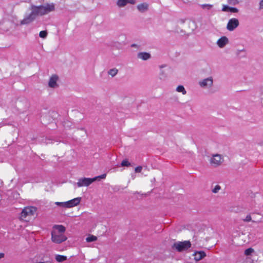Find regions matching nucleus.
Wrapping results in <instances>:
<instances>
[{
    "instance_id": "aec40b11",
    "label": "nucleus",
    "mask_w": 263,
    "mask_h": 263,
    "mask_svg": "<svg viewBox=\"0 0 263 263\" xmlns=\"http://www.w3.org/2000/svg\"><path fill=\"white\" fill-rule=\"evenodd\" d=\"M118 72V70L117 68H114L109 69L108 71V74L110 75L112 77H114L117 74Z\"/></svg>"
},
{
    "instance_id": "20e7f679",
    "label": "nucleus",
    "mask_w": 263,
    "mask_h": 263,
    "mask_svg": "<svg viewBox=\"0 0 263 263\" xmlns=\"http://www.w3.org/2000/svg\"><path fill=\"white\" fill-rule=\"evenodd\" d=\"M36 211V208L33 206L25 208L21 212V217L23 219H25L28 216L33 215Z\"/></svg>"
},
{
    "instance_id": "f8f14e48",
    "label": "nucleus",
    "mask_w": 263,
    "mask_h": 263,
    "mask_svg": "<svg viewBox=\"0 0 263 263\" xmlns=\"http://www.w3.org/2000/svg\"><path fill=\"white\" fill-rule=\"evenodd\" d=\"M136 3V0H118L117 2V5L119 7H123L127 4L135 5Z\"/></svg>"
},
{
    "instance_id": "9d476101",
    "label": "nucleus",
    "mask_w": 263,
    "mask_h": 263,
    "mask_svg": "<svg viewBox=\"0 0 263 263\" xmlns=\"http://www.w3.org/2000/svg\"><path fill=\"white\" fill-rule=\"evenodd\" d=\"M137 9L141 13H145L149 9V4L146 2L139 4L137 6Z\"/></svg>"
},
{
    "instance_id": "393cba45",
    "label": "nucleus",
    "mask_w": 263,
    "mask_h": 263,
    "mask_svg": "<svg viewBox=\"0 0 263 263\" xmlns=\"http://www.w3.org/2000/svg\"><path fill=\"white\" fill-rule=\"evenodd\" d=\"M106 174H103L101 175L96 176V177L93 178V181H95L96 180H99L100 179H105L106 178Z\"/></svg>"
},
{
    "instance_id": "f03ea898",
    "label": "nucleus",
    "mask_w": 263,
    "mask_h": 263,
    "mask_svg": "<svg viewBox=\"0 0 263 263\" xmlns=\"http://www.w3.org/2000/svg\"><path fill=\"white\" fill-rule=\"evenodd\" d=\"M191 243L189 240H185L183 241H177L172 246V249L178 252H182L187 251L191 247Z\"/></svg>"
},
{
    "instance_id": "5701e85b",
    "label": "nucleus",
    "mask_w": 263,
    "mask_h": 263,
    "mask_svg": "<svg viewBox=\"0 0 263 263\" xmlns=\"http://www.w3.org/2000/svg\"><path fill=\"white\" fill-rule=\"evenodd\" d=\"M130 163L128 162V161L126 159H125V160H123L121 163V166H130Z\"/></svg>"
},
{
    "instance_id": "ddd939ff",
    "label": "nucleus",
    "mask_w": 263,
    "mask_h": 263,
    "mask_svg": "<svg viewBox=\"0 0 263 263\" xmlns=\"http://www.w3.org/2000/svg\"><path fill=\"white\" fill-rule=\"evenodd\" d=\"M193 256L196 261H199L206 256V253L203 251H195Z\"/></svg>"
},
{
    "instance_id": "ea45409f",
    "label": "nucleus",
    "mask_w": 263,
    "mask_h": 263,
    "mask_svg": "<svg viewBox=\"0 0 263 263\" xmlns=\"http://www.w3.org/2000/svg\"><path fill=\"white\" fill-rule=\"evenodd\" d=\"M37 263H47V262H38Z\"/></svg>"
},
{
    "instance_id": "39448f33",
    "label": "nucleus",
    "mask_w": 263,
    "mask_h": 263,
    "mask_svg": "<svg viewBox=\"0 0 263 263\" xmlns=\"http://www.w3.org/2000/svg\"><path fill=\"white\" fill-rule=\"evenodd\" d=\"M198 84L201 88H210L213 85V79L212 77H210L200 81Z\"/></svg>"
},
{
    "instance_id": "a878e982",
    "label": "nucleus",
    "mask_w": 263,
    "mask_h": 263,
    "mask_svg": "<svg viewBox=\"0 0 263 263\" xmlns=\"http://www.w3.org/2000/svg\"><path fill=\"white\" fill-rule=\"evenodd\" d=\"M253 252V249L249 248L245 251V254L247 256L250 255Z\"/></svg>"
},
{
    "instance_id": "4468645a",
    "label": "nucleus",
    "mask_w": 263,
    "mask_h": 263,
    "mask_svg": "<svg viewBox=\"0 0 263 263\" xmlns=\"http://www.w3.org/2000/svg\"><path fill=\"white\" fill-rule=\"evenodd\" d=\"M229 43V40L226 36H222L217 42V45L220 48L224 47Z\"/></svg>"
},
{
    "instance_id": "1a4fd4ad",
    "label": "nucleus",
    "mask_w": 263,
    "mask_h": 263,
    "mask_svg": "<svg viewBox=\"0 0 263 263\" xmlns=\"http://www.w3.org/2000/svg\"><path fill=\"white\" fill-rule=\"evenodd\" d=\"M81 200V197H77L68 201H66L67 208H70L78 205L80 203Z\"/></svg>"
},
{
    "instance_id": "6e6552de",
    "label": "nucleus",
    "mask_w": 263,
    "mask_h": 263,
    "mask_svg": "<svg viewBox=\"0 0 263 263\" xmlns=\"http://www.w3.org/2000/svg\"><path fill=\"white\" fill-rule=\"evenodd\" d=\"M93 182V178H83L80 179L77 184L78 187H81L83 186H88Z\"/></svg>"
},
{
    "instance_id": "f257e3e1",
    "label": "nucleus",
    "mask_w": 263,
    "mask_h": 263,
    "mask_svg": "<svg viewBox=\"0 0 263 263\" xmlns=\"http://www.w3.org/2000/svg\"><path fill=\"white\" fill-rule=\"evenodd\" d=\"M28 10L30 12L25 14L24 18L20 22V25L29 24L37 16H43L55 10V5L53 3H45L39 6L31 4Z\"/></svg>"
},
{
    "instance_id": "c85d7f7f",
    "label": "nucleus",
    "mask_w": 263,
    "mask_h": 263,
    "mask_svg": "<svg viewBox=\"0 0 263 263\" xmlns=\"http://www.w3.org/2000/svg\"><path fill=\"white\" fill-rule=\"evenodd\" d=\"M66 203V202H55V204H57V205L62 206V207L67 208V204Z\"/></svg>"
},
{
    "instance_id": "473e14b6",
    "label": "nucleus",
    "mask_w": 263,
    "mask_h": 263,
    "mask_svg": "<svg viewBox=\"0 0 263 263\" xmlns=\"http://www.w3.org/2000/svg\"><path fill=\"white\" fill-rule=\"evenodd\" d=\"M142 167L141 166H138L136 167L135 169L136 173H140L142 171Z\"/></svg>"
},
{
    "instance_id": "b1692460",
    "label": "nucleus",
    "mask_w": 263,
    "mask_h": 263,
    "mask_svg": "<svg viewBox=\"0 0 263 263\" xmlns=\"http://www.w3.org/2000/svg\"><path fill=\"white\" fill-rule=\"evenodd\" d=\"M47 34L46 30L41 31L40 32L39 36L41 38L45 39L47 37Z\"/></svg>"
},
{
    "instance_id": "412c9836",
    "label": "nucleus",
    "mask_w": 263,
    "mask_h": 263,
    "mask_svg": "<svg viewBox=\"0 0 263 263\" xmlns=\"http://www.w3.org/2000/svg\"><path fill=\"white\" fill-rule=\"evenodd\" d=\"M176 91L179 92H182L183 95H185L186 93V91L182 85H179L176 88Z\"/></svg>"
},
{
    "instance_id": "72a5a7b5",
    "label": "nucleus",
    "mask_w": 263,
    "mask_h": 263,
    "mask_svg": "<svg viewBox=\"0 0 263 263\" xmlns=\"http://www.w3.org/2000/svg\"><path fill=\"white\" fill-rule=\"evenodd\" d=\"M259 10L263 9V0H261L259 3Z\"/></svg>"
},
{
    "instance_id": "4be33fe9",
    "label": "nucleus",
    "mask_w": 263,
    "mask_h": 263,
    "mask_svg": "<svg viewBox=\"0 0 263 263\" xmlns=\"http://www.w3.org/2000/svg\"><path fill=\"white\" fill-rule=\"evenodd\" d=\"M97 239V238L96 236L91 235L90 236L87 237L86 238V240L87 242H93V241L96 240Z\"/></svg>"
},
{
    "instance_id": "f704fd0d",
    "label": "nucleus",
    "mask_w": 263,
    "mask_h": 263,
    "mask_svg": "<svg viewBox=\"0 0 263 263\" xmlns=\"http://www.w3.org/2000/svg\"><path fill=\"white\" fill-rule=\"evenodd\" d=\"M131 47H135V48H138L139 47V46L136 44H132Z\"/></svg>"
},
{
    "instance_id": "7ed1b4c3",
    "label": "nucleus",
    "mask_w": 263,
    "mask_h": 263,
    "mask_svg": "<svg viewBox=\"0 0 263 263\" xmlns=\"http://www.w3.org/2000/svg\"><path fill=\"white\" fill-rule=\"evenodd\" d=\"M52 241L56 243H61L67 239V237L63 234L58 233L56 231L51 233Z\"/></svg>"
},
{
    "instance_id": "7c9ffc66",
    "label": "nucleus",
    "mask_w": 263,
    "mask_h": 263,
    "mask_svg": "<svg viewBox=\"0 0 263 263\" xmlns=\"http://www.w3.org/2000/svg\"><path fill=\"white\" fill-rule=\"evenodd\" d=\"M229 11L232 13H237L238 12V9L235 7H230Z\"/></svg>"
},
{
    "instance_id": "4c0bfd02",
    "label": "nucleus",
    "mask_w": 263,
    "mask_h": 263,
    "mask_svg": "<svg viewBox=\"0 0 263 263\" xmlns=\"http://www.w3.org/2000/svg\"><path fill=\"white\" fill-rule=\"evenodd\" d=\"M80 129L84 131V134H85V135H86L87 134V132H86V130L85 129V128H80Z\"/></svg>"
},
{
    "instance_id": "9b49d317",
    "label": "nucleus",
    "mask_w": 263,
    "mask_h": 263,
    "mask_svg": "<svg viewBox=\"0 0 263 263\" xmlns=\"http://www.w3.org/2000/svg\"><path fill=\"white\" fill-rule=\"evenodd\" d=\"M59 77L57 75H52L49 79L48 86L51 88H55L58 86L57 81Z\"/></svg>"
},
{
    "instance_id": "a211bd4d",
    "label": "nucleus",
    "mask_w": 263,
    "mask_h": 263,
    "mask_svg": "<svg viewBox=\"0 0 263 263\" xmlns=\"http://www.w3.org/2000/svg\"><path fill=\"white\" fill-rule=\"evenodd\" d=\"M53 228L58 231V232H57L58 233L60 234H63L66 230L65 227L62 225H55Z\"/></svg>"
},
{
    "instance_id": "c9c22d12",
    "label": "nucleus",
    "mask_w": 263,
    "mask_h": 263,
    "mask_svg": "<svg viewBox=\"0 0 263 263\" xmlns=\"http://www.w3.org/2000/svg\"><path fill=\"white\" fill-rule=\"evenodd\" d=\"M256 214H255V213H252V217L254 219L253 220H256V219H255L256 217H254V216H256Z\"/></svg>"
},
{
    "instance_id": "0eeeda50",
    "label": "nucleus",
    "mask_w": 263,
    "mask_h": 263,
    "mask_svg": "<svg viewBox=\"0 0 263 263\" xmlns=\"http://www.w3.org/2000/svg\"><path fill=\"white\" fill-rule=\"evenodd\" d=\"M222 159L220 155L216 154L213 155V157L210 159V162L212 166L217 167L221 164Z\"/></svg>"
},
{
    "instance_id": "dca6fc26",
    "label": "nucleus",
    "mask_w": 263,
    "mask_h": 263,
    "mask_svg": "<svg viewBox=\"0 0 263 263\" xmlns=\"http://www.w3.org/2000/svg\"><path fill=\"white\" fill-rule=\"evenodd\" d=\"M165 65H162L159 66L160 68L161 69L159 74V78L161 80L164 81L167 78V74L165 71L164 70L162 69L163 67H165Z\"/></svg>"
},
{
    "instance_id": "423d86ee",
    "label": "nucleus",
    "mask_w": 263,
    "mask_h": 263,
    "mask_svg": "<svg viewBox=\"0 0 263 263\" xmlns=\"http://www.w3.org/2000/svg\"><path fill=\"white\" fill-rule=\"evenodd\" d=\"M239 21L238 19L235 18H233L230 19L227 26V29L230 31H233L235 28H236L239 26Z\"/></svg>"
},
{
    "instance_id": "2f4dec72",
    "label": "nucleus",
    "mask_w": 263,
    "mask_h": 263,
    "mask_svg": "<svg viewBox=\"0 0 263 263\" xmlns=\"http://www.w3.org/2000/svg\"><path fill=\"white\" fill-rule=\"evenodd\" d=\"M230 7L227 5H223V7L222 8V11H229Z\"/></svg>"
},
{
    "instance_id": "6ab92c4d",
    "label": "nucleus",
    "mask_w": 263,
    "mask_h": 263,
    "mask_svg": "<svg viewBox=\"0 0 263 263\" xmlns=\"http://www.w3.org/2000/svg\"><path fill=\"white\" fill-rule=\"evenodd\" d=\"M55 258L58 262H62L67 259V256L58 254L55 255Z\"/></svg>"
},
{
    "instance_id": "e433bc0d",
    "label": "nucleus",
    "mask_w": 263,
    "mask_h": 263,
    "mask_svg": "<svg viewBox=\"0 0 263 263\" xmlns=\"http://www.w3.org/2000/svg\"><path fill=\"white\" fill-rule=\"evenodd\" d=\"M5 256V254L3 253H0V259L3 258Z\"/></svg>"
},
{
    "instance_id": "f3484780",
    "label": "nucleus",
    "mask_w": 263,
    "mask_h": 263,
    "mask_svg": "<svg viewBox=\"0 0 263 263\" xmlns=\"http://www.w3.org/2000/svg\"><path fill=\"white\" fill-rule=\"evenodd\" d=\"M243 221L245 222L252 221L253 222L258 223L262 221V217L258 220H252V215L249 214L245 218L243 219Z\"/></svg>"
},
{
    "instance_id": "58836bf2",
    "label": "nucleus",
    "mask_w": 263,
    "mask_h": 263,
    "mask_svg": "<svg viewBox=\"0 0 263 263\" xmlns=\"http://www.w3.org/2000/svg\"><path fill=\"white\" fill-rule=\"evenodd\" d=\"M245 51H246V50H245V49L243 48V49H242V50H238V52H241V51H244V52H245Z\"/></svg>"
},
{
    "instance_id": "bb28decb",
    "label": "nucleus",
    "mask_w": 263,
    "mask_h": 263,
    "mask_svg": "<svg viewBox=\"0 0 263 263\" xmlns=\"http://www.w3.org/2000/svg\"><path fill=\"white\" fill-rule=\"evenodd\" d=\"M220 189H221V187L220 185H216L215 186V187L212 190V192L215 194L219 192V191L220 190Z\"/></svg>"
},
{
    "instance_id": "2eb2a0df",
    "label": "nucleus",
    "mask_w": 263,
    "mask_h": 263,
    "mask_svg": "<svg viewBox=\"0 0 263 263\" xmlns=\"http://www.w3.org/2000/svg\"><path fill=\"white\" fill-rule=\"evenodd\" d=\"M137 58L144 61H146L151 58L150 53L146 52H141L138 53Z\"/></svg>"
},
{
    "instance_id": "cd10ccee",
    "label": "nucleus",
    "mask_w": 263,
    "mask_h": 263,
    "mask_svg": "<svg viewBox=\"0 0 263 263\" xmlns=\"http://www.w3.org/2000/svg\"><path fill=\"white\" fill-rule=\"evenodd\" d=\"M213 6L210 4H203L201 5V7L203 9H207L208 10L211 9L212 8Z\"/></svg>"
},
{
    "instance_id": "c756f323",
    "label": "nucleus",
    "mask_w": 263,
    "mask_h": 263,
    "mask_svg": "<svg viewBox=\"0 0 263 263\" xmlns=\"http://www.w3.org/2000/svg\"><path fill=\"white\" fill-rule=\"evenodd\" d=\"M228 2L229 4L232 5H236L239 3L238 0H228Z\"/></svg>"
}]
</instances>
